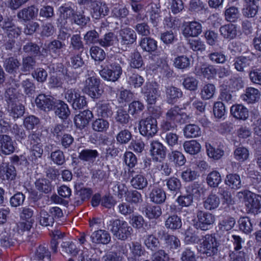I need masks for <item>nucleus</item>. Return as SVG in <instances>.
Returning a JSON list of instances; mask_svg holds the SVG:
<instances>
[{
    "instance_id": "1",
    "label": "nucleus",
    "mask_w": 261,
    "mask_h": 261,
    "mask_svg": "<svg viewBox=\"0 0 261 261\" xmlns=\"http://www.w3.org/2000/svg\"><path fill=\"white\" fill-rule=\"evenodd\" d=\"M109 229L114 237L122 241L130 237L133 231L127 222L119 219L111 220Z\"/></svg>"
},
{
    "instance_id": "2",
    "label": "nucleus",
    "mask_w": 261,
    "mask_h": 261,
    "mask_svg": "<svg viewBox=\"0 0 261 261\" xmlns=\"http://www.w3.org/2000/svg\"><path fill=\"white\" fill-rule=\"evenodd\" d=\"M13 91L9 88L6 91V97L9 99L8 110L14 119L18 118L21 117L24 113V106L15 100V96L12 94Z\"/></svg>"
},
{
    "instance_id": "3",
    "label": "nucleus",
    "mask_w": 261,
    "mask_h": 261,
    "mask_svg": "<svg viewBox=\"0 0 261 261\" xmlns=\"http://www.w3.org/2000/svg\"><path fill=\"white\" fill-rule=\"evenodd\" d=\"M218 243L214 236L207 234L202 238L200 243V250L203 254L211 256L218 252Z\"/></svg>"
},
{
    "instance_id": "4",
    "label": "nucleus",
    "mask_w": 261,
    "mask_h": 261,
    "mask_svg": "<svg viewBox=\"0 0 261 261\" xmlns=\"http://www.w3.org/2000/svg\"><path fill=\"white\" fill-rule=\"evenodd\" d=\"M122 73V69L120 65L117 63H113L103 67L99 71L100 76L104 80L115 82L117 81Z\"/></svg>"
},
{
    "instance_id": "5",
    "label": "nucleus",
    "mask_w": 261,
    "mask_h": 261,
    "mask_svg": "<svg viewBox=\"0 0 261 261\" xmlns=\"http://www.w3.org/2000/svg\"><path fill=\"white\" fill-rule=\"evenodd\" d=\"M245 204L248 211L252 213H261V196L250 191L244 192Z\"/></svg>"
},
{
    "instance_id": "6",
    "label": "nucleus",
    "mask_w": 261,
    "mask_h": 261,
    "mask_svg": "<svg viewBox=\"0 0 261 261\" xmlns=\"http://www.w3.org/2000/svg\"><path fill=\"white\" fill-rule=\"evenodd\" d=\"M139 131L141 135L147 137H153L158 132L156 119L149 117L140 121Z\"/></svg>"
},
{
    "instance_id": "7",
    "label": "nucleus",
    "mask_w": 261,
    "mask_h": 261,
    "mask_svg": "<svg viewBox=\"0 0 261 261\" xmlns=\"http://www.w3.org/2000/svg\"><path fill=\"white\" fill-rule=\"evenodd\" d=\"M60 13L58 19V26L61 28H67L69 23H73V18L75 12L70 6L65 5L59 9Z\"/></svg>"
},
{
    "instance_id": "8",
    "label": "nucleus",
    "mask_w": 261,
    "mask_h": 261,
    "mask_svg": "<svg viewBox=\"0 0 261 261\" xmlns=\"http://www.w3.org/2000/svg\"><path fill=\"white\" fill-rule=\"evenodd\" d=\"M99 80L94 76L87 78L84 84L83 91L92 98H98L101 95Z\"/></svg>"
},
{
    "instance_id": "9",
    "label": "nucleus",
    "mask_w": 261,
    "mask_h": 261,
    "mask_svg": "<svg viewBox=\"0 0 261 261\" xmlns=\"http://www.w3.org/2000/svg\"><path fill=\"white\" fill-rule=\"evenodd\" d=\"M197 218L196 226L202 230L209 229L215 221V216L213 214L202 211H197Z\"/></svg>"
},
{
    "instance_id": "10",
    "label": "nucleus",
    "mask_w": 261,
    "mask_h": 261,
    "mask_svg": "<svg viewBox=\"0 0 261 261\" xmlns=\"http://www.w3.org/2000/svg\"><path fill=\"white\" fill-rule=\"evenodd\" d=\"M129 177L130 179L132 186L136 189L142 190L147 187L148 181L146 178L141 174H139L135 169H130L128 172Z\"/></svg>"
},
{
    "instance_id": "11",
    "label": "nucleus",
    "mask_w": 261,
    "mask_h": 261,
    "mask_svg": "<svg viewBox=\"0 0 261 261\" xmlns=\"http://www.w3.org/2000/svg\"><path fill=\"white\" fill-rule=\"evenodd\" d=\"M158 85L156 83L146 82L142 88V93H143L146 101L149 105L154 104L158 96Z\"/></svg>"
},
{
    "instance_id": "12",
    "label": "nucleus",
    "mask_w": 261,
    "mask_h": 261,
    "mask_svg": "<svg viewBox=\"0 0 261 261\" xmlns=\"http://www.w3.org/2000/svg\"><path fill=\"white\" fill-rule=\"evenodd\" d=\"M201 32L202 25L197 21L186 22L183 26L182 34L186 38L197 37Z\"/></svg>"
},
{
    "instance_id": "13",
    "label": "nucleus",
    "mask_w": 261,
    "mask_h": 261,
    "mask_svg": "<svg viewBox=\"0 0 261 261\" xmlns=\"http://www.w3.org/2000/svg\"><path fill=\"white\" fill-rule=\"evenodd\" d=\"M37 107L44 111H49L53 109L55 105L54 98L48 95L40 94L35 99Z\"/></svg>"
},
{
    "instance_id": "14",
    "label": "nucleus",
    "mask_w": 261,
    "mask_h": 261,
    "mask_svg": "<svg viewBox=\"0 0 261 261\" xmlns=\"http://www.w3.org/2000/svg\"><path fill=\"white\" fill-rule=\"evenodd\" d=\"M129 248L130 252L127 257L128 261H147L140 258L145 253V250L140 243L133 242L129 244Z\"/></svg>"
},
{
    "instance_id": "15",
    "label": "nucleus",
    "mask_w": 261,
    "mask_h": 261,
    "mask_svg": "<svg viewBox=\"0 0 261 261\" xmlns=\"http://www.w3.org/2000/svg\"><path fill=\"white\" fill-rule=\"evenodd\" d=\"M120 43L122 45H130L137 39L135 32L130 28L121 29L119 32Z\"/></svg>"
},
{
    "instance_id": "16",
    "label": "nucleus",
    "mask_w": 261,
    "mask_h": 261,
    "mask_svg": "<svg viewBox=\"0 0 261 261\" xmlns=\"http://www.w3.org/2000/svg\"><path fill=\"white\" fill-rule=\"evenodd\" d=\"M146 13H148L150 20L153 26H156L161 20L160 18V6L159 4L151 2L145 7Z\"/></svg>"
},
{
    "instance_id": "17",
    "label": "nucleus",
    "mask_w": 261,
    "mask_h": 261,
    "mask_svg": "<svg viewBox=\"0 0 261 261\" xmlns=\"http://www.w3.org/2000/svg\"><path fill=\"white\" fill-rule=\"evenodd\" d=\"M253 60L250 57L240 56L233 60V66L239 72H245L253 65Z\"/></svg>"
},
{
    "instance_id": "18",
    "label": "nucleus",
    "mask_w": 261,
    "mask_h": 261,
    "mask_svg": "<svg viewBox=\"0 0 261 261\" xmlns=\"http://www.w3.org/2000/svg\"><path fill=\"white\" fill-rule=\"evenodd\" d=\"M93 116V114L90 110L81 111L79 114L76 115L74 118L75 125L77 128L82 129L89 124Z\"/></svg>"
},
{
    "instance_id": "19",
    "label": "nucleus",
    "mask_w": 261,
    "mask_h": 261,
    "mask_svg": "<svg viewBox=\"0 0 261 261\" xmlns=\"http://www.w3.org/2000/svg\"><path fill=\"white\" fill-rule=\"evenodd\" d=\"M15 150L14 143L7 135H0V151L5 154H10Z\"/></svg>"
},
{
    "instance_id": "20",
    "label": "nucleus",
    "mask_w": 261,
    "mask_h": 261,
    "mask_svg": "<svg viewBox=\"0 0 261 261\" xmlns=\"http://www.w3.org/2000/svg\"><path fill=\"white\" fill-rule=\"evenodd\" d=\"M66 46L64 42L56 39L47 44V49L53 57L57 58L61 56Z\"/></svg>"
},
{
    "instance_id": "21",
    "label": "nucleus",
    "mask_w": 261,
    "mask_h": 261,
    "mask_svg": "<svg viewBox=\"0 0 261 261\" xmlns=\"http://www.w3.org/2000/svg\"><path fill=\"white\" fill-rule=\"evenodd\" d=\"M92 17L95 19L104 17L109 12V9L107 4L100 1L96 2L92 5Z\"/></svg>"
},
{
    "instance_id": "22",
    "label": "nucleus",
    "mask_w": 261,
    "mask_h": 261,
    "mask_svg": "<svg viewBox=\"0 0 261 261\" xmlns=\"http://www.w3.org/2000/svg\"><path fill=\"white\" fill-rule=\"evenodd\" d=\"M165 93L168 103H172L176 102L182 95L181 90L172 85H168L165 87Z\"/></svg>"
},
{
    "instance_id": "23",
    "label": "nucleus",
    "mask_w": 261,
    "mask_h": 261,
    "mask_svg": "<svg viewBox=\"0 0 261 261\" xmlns=\"http://www.w3.org/2000/svg\"><path fill=\"white\" fill-rule=\"evenodd\" d=\"M90 239L92 242L95 244H107L111 241L109 232L102 229L94 231L91 234Z\"/></svg>"
},
{
    "instance_id": "24",
    "label": "nucleus",
    "mask_w": 261,
    "mask_h": 261,
    "mask_svg": "<svg viewBox=\"0 0 261 261\" xmlns=\"http://www.w3.org/2000/svg\"><path fill=\"white\" fill-rule=\"evenodd\" d=\"M260 93L259 90L253 87L246 88L244 94L241 95L243 100L248 103H254L260 98Z\"/></svg>"
},
{
    "instance_id": "25",
    "label": "nucleus",
    "mask_w": 261,
    "mask_h": 261,
    "mask_svg": "<svg viewBox=\"0 0 261 261\" xmlns=\"http://www.w3.org/2000/svg\"><path fill=\"white\" fill-rule=\"evenodd\" d=\"M231 114L236 119L245 120L249 116L248 110L244 106L241 104H236L230 108Z\"/></svg>"
},
{
    "instance_id": "26",
    "label": "nucleus",
    "mask_w": 261,
    "mask_h": 261,
    "mask_svg": "<svg viewBox=\"0 0 261 261\" xmlns=\"http://www.w3.org/2000/svg\"><path fill=\"white\" fill-rule=\"evenodd\" d=\"M166 147L160 142L153 141L151 143L150 152L153 158L158 159H164L166 154Z\"/></svg>"
},
{
    "instance_id": "27",
    "label": "nucleus",
    "mask_w": 261,
    "mask_h": 261,
    "mask_svg": "<svg viewBox=\"0 0 261 261\" xmlns=\"http://www.w3.org/2000/svg\"><path fill=\"white\" fill-rule=\"evenodd\" d=\"M20 66L21 63L14 57L6 58L4 61V67L6 71L10 74L17 73Z\"/></svg>"
},
{
    "instance_id": "28",
    "label": "nucleus",
    "mask_w": 261,
    "mask_h": 261,
    "mask_svg": "<svg viewBox=\"0 0 261 261\" xmlns=\"http://www.w3.org/2000/svg\"><path fill=\"white\" fill-rule=\"evenodd\" d=\"M0 174L4 179L14 180L16 173L15 167L12 165L3 163L0 167Z\"/></svg>"
},
{
    "instance_id": "29",
    "label": "nucleus",
    "mask_w": 261,
    "mask_h": 261,
    "mask_svg": "<svg viewBox=\"0 0 261 261\" xmlns=\"http://www.w3.org/2000/svg\"><path fill=\"white\" fill-rule=\"evenodd\" d=\"M38 12V9L34 6H32L23 8L19 11L17 16L19 19H22L24 21H28L37 16Z\"/></svg>"
},
{
    "instance_id": "30",
    "label": "nucleus",
    "mask_w": 261,
    "mask_h": 261,
    "mask_svg": "<svg viewBox=\"0 0 261 261\" xmlns=\"http://www.w3.org/2000/svg\"><path fill=\"white\" fill-rule=\"evenodd\" d=\"M96 108L98 116L101 118H108L112 115V108L110 104L106 101L98 102L96 103Z\"/></svg>"
},
{
    "instance_id": "31",
    "label": "nucleus",
    "mask_w": 261,
    "mask_h": 261,
    "mask_svg": "<svg viewBox=\"0 0 261 261\" xmlns=\"http://www.w3.org/2000/svg\"><path fill=\"white\" fill-rule=\"evenodd\" d=\"M219 32L224 38L230 40L234 38L237 34V27L232 23L221 26Z\"/></svg>"
},
{
    "instance_id": "32",
    "label": "nucleus",
    "mask_w": 261,
    "mask_h": 261,
    "mask_svg": "<svg viewBox=\"0 0 261 261\" xmlns=\"http://www.w3.org/2000/svg\"><path fill=\"white\" fill-rule=\"evenodd\" d=\"M149 198L152 202L161 204L165 202L166 199V194L162 189L155 187L151 190L149 194Z\"/></svg>"
},
{
    "instance_id": "33",
    "label": "nucleus",
    "mask_w": 261,
    "mask_h": 261,
    "mask_svg": "<svg viewBox=\"0 0 261 261\" xmlns=\"http://www.w3.org/2000/svg\"><path fill=\"white\" fill-rule=\"evenodd\" d=\"M220 203L219 197L213 193L210 194L203 201V207L207 210L212 211L217 208Z\"/></svg>"
},
{
    "instance_id": "34",
    "label": "nucleus",
    "mask_w": 261,
    "mask_h": 261,
    "mask_svg": "<svg viewBox=\"0 0 261 261\" xmlns=\"http://www.w3.org/2000/svg\"><path fill=\"white\" fill-rule=\"evenodd\" d=\"M224 182L225 184L231 189L238 190L242 186L240 176L236 173L227 174Z\"/></svg>"
},
{
    "instance_id": "35",
    "label": "nucleus",
    "mask_w": 261,
    "mask_h": 261,
    "mask_svg": "<svg viewBox=\"0 0 261 261\" xmlns=\"http://www.w3.org/2000/svg\"><path fill=\"white\" fill-rule=\"evenodd\" d=\"M35 185L36 189L39 192L45 194L50 192L53 188L50 180L45 178H41L37 179Z\"/></svg>"
},
{
    "instance_id": "36",
    "label": "nucleus",
    "mask_w": 261,
    "mask_h": 261,
    "mask_svg": "<svg viewBox=\"0 0 261 261\" xmlns=\"http://www.w3.org/2000/svg\"><path fill=\"white\" fill-rule=\"evenodd\" d=\"M183 131L184 136L187 138H196L200 136L201 134L200 128L194 124L186 125Z\"/></svg>"
},
{
    "instance_id": "37",
    "label": "nucleus",
    "mask_w": 261,
    "mask_h": 261,
    "mask_svg": "<svg viewBox=\"0 0 261 261\" xmlns=\"http://www.w3.org/2000/svg\"><path fill=\"white\" fill-rule=\"evenodd\" d=\"M98 155L96 150L85 149L79 153V158L84 162L93 163Z\"/></svg>"
},
{
    "instance_id": "38",
    "label": "nucleus",
    "mask_w": 261,
    "mask_h": 261,
    "mask_svg": "<svg viewBox=\"0 0 261 261\" xmlns=\"http://www.w3.org/2000/svg\"><path fill=\"white\" fill-rule=\"evenodd\" d=\"M117 41V36L114 33L109 32L99 39L98 43L103 47H107L114 45Z\"/></svg>"
},
{
    "instance_id": "39",
    "label": "nucleus",
    "mask_w": 261,
    "mask_h": 261,
    "mask_svg": "<svg viewBox=\"0 0 261 261\" xmlns=\"http://www.w3.org/2000/svg\"><path fill=\"white\" fill-rule=\"evenodd\" d=\"M140 45L142 49L147 52L154 51L157 48V42L150 37H144L140 42Z\"/></svg>"
},
{
    "instance_id": "40",
    "label": "nucleus",
    "mask_w": 261,
    "mask_h": 261,
    "mask_svg": "<svg viewBox=\"0 0 261 261\" xmlns=\"http://www.w3.org/2000/svg\"><path fill=\"white\" fill-rule=\"evenodd\" d=\"M183 147L186 152L192 155L197 154L201 149L200 144L195 140L185 141Z\"/></svg>"
},
{
    "instance_id": "41",
    "label": "nucleus",
    "mask_w": 261,
    "mask_h": 261,
    "mask_svg": "<svg viewBox=\"0 0 261 261\" xmlns=\"http://www.w3.org/2000/svg\"><path fill=\"white\" fill-rule=\"evenodd\" d=\"M143 243L147 249L152 251L157 250L160 245L158 239L153 234H148L145 236Z\"/></svg>"
},
{
    "instance_id": "42",
    "label": "nucleus",
    "mask_w": 261,
    "mask_h": 261,
    "mask_svg": "<svg viewBox=\"0 0 261 261\" xmlns=\"http://www.w3.org/2000/svg\"><path fill=\"white\" fill-rule=\"evenodd\" d=\"M38 219L39 223L43 226H52L54 223L53 218L44 209L40 211L38 215Z\"/></svg>"
},
{
    "instance_id": "43",
    "label": "nucleus",
    "mask_w": 261,
    "mask_h": 261,
    "mask_svg": "<svg viewBox=\"0 0 261 261\" xmlns=\"http://www.w3.org/2000/svg\"><path fill=\"white\" fill-rule=\"evenodd\" d=\"M165 225L167 228L172 230L179 229L182 225L181 219L176 215L170 216L165 221Z\"/></svg>"
},
{
    "instance_id": "44",
    "label": "nucleus",
    "mask_w": 261,
    "mask_h": 261,
    "mask_svg": "<svg viewBox=\"0 0 261 261\" xmlns=\"http://www.w3.org/2000/svg\"><path fill=\"white\" fill-rule=\"evenodd\" d=\"M206 179L207 185L213 188L218 187L222 181L220 173L216 170L209 173L207 175Z\"/></svg>"
},
{
    "instance_id": "45",
    "label": "nucleus",
    "mask_w": 261,
    "mask_h": 261,
    "mask_svg": "<svg viewBox=\"0 0 261 261\" xmlns=\"http://www.w3.org/2000/svg\"><path fill=\"white\" fill-rule=\"evenodd\" d=\"M166 246L171 251L177 250L181 246L180 240L174 235H166L165 239Z\"/></svg>"
},
{
    "instance_id": "46",
    "label": "nucleus",
    "mask_w": 261,
    "mask_h": 261,
    "mask_svg": "<svg viewBox=\"0 0 261 261\" xmlns=\"http://www.w3.org/2000/svg\"><path fill=\"white\" fill-rule=\"evenodd\" d=\"M174 66L179 69H186L190 67L191 59L185 55L176 57L173 61Z\"/></svg>"
},
{
    "instance_id": "47",
    "label": "nucleus",
    "mask_w": 261,
    "mask_h": 261,
    "mask_svg": "<svg viewBox=\"0 0 261 261\" xmlns=\"http://www.w3.org/2000/svg\"><path fill=\"white\" fill-rule=\"evenodd\" d=\"M55 113L59 118L65 119L69 116L70 111L66 103L62 101H60L56 106Z\"/></svg>"
},
{
    "instance_id": "48",
    "label": "nucleus",
    "mask_w": 261,
    "mask_h": 261,
    "mask_svg": "<svg viewBox=\"0 0 261 261\" xmlns=\"http://www.w3.org/2000/svg\"><path fill=\"white\" fill-rule=\"evenodd\" d=\"M216 92V87L214 84H207L201 89L200 95L202 99L208 100L212 98Z\"/></svg>"
},
{
    "instance_id": "49",
    "label": "nucleus",
    "mask_w": 261,
    "mask_h": 261,
    "mask_svg": "<svg viewBox=\"0 0 261 261\" xmlns=\"http://www.w3.org/2000/svg\"><path fill=\"white\" fill-rule=\"evenodd\" d=\"M169 160L173 162L176 166H181L186 161L183 154L178 151H173L168 154Z\"/></svg>"
},
{
    "instance_id": "50",
    "label": "nucleus",
    "mask_w": 261,
    "mask_h": 261,
    "mask_svg": "<svg viewBox=\"0 0 261 261\" xmlns=\"http://www.w3.org/2000/svg\"><path fill=\"white\" fill-rule=\"evenodd\" d=\"M236 224V220L233 218L228 217L220 221L218 224V229L222 232L227 231L231 230Z\"/></svg>"
},
{
    "instance_id": "51",
    "label": "nucleus",
    "mask_w": 261,
    "mask_h": 261,
    "mask_svg": "<svg viewBox=\"0 0 261 261\" xmlns=\"http://www.w3.org/2000/svg\"><path fill=\"white\" fill-rule=\"evenodd\" d=\"M36 62L35 59L31 56L23 57L22 60L21 70L22 72H30L34 69Z\"/></svg>"
},
{
    "instance_id": "52",
    "label": "nucleus",
    "mask_w": 261,
    "mask_h": 261,
    "mask_svg": "<svg viewBox=\"0 0 261 261\" xmlns=\"http://www.w3.org/2000/svg\"><path fill=\"white\" fill-rule=\"evenodd\" d=\"M109 122L103 118H98L92 123V128L94 130L98 132L106 131L109 127Z\"/></svg>"
},
{
    "instance_id": "53",
    "label": "nucleus",
    "mask_w": 261,
    "mask_h": 261,
    "mask_svg": "<svg viewBox=\"0 0 261 261\" xmlns=\"http://www.w3.org/2000/svg\"><path fill=\"white\" fill-rule=\"evenodd\" d=\"M233 155L236 160L242 162L248 159L249 155V152L246 147L240 146L234 150Z\"/></svg>"
},
{
    "instance_id": "54",
    "label": "nucleus",
    "mask_w": 261,
    "mask_h": 261,
    "mask_svg": "<svg viewBox=\"0 0 261 261\" xmlns=\"http://www.w3.org/2000/svg\"><path fill=\"white\" fill-rule=\"evenodd\" d=\"M90 53L91 58L96 61H102L106 58V53L101 48L97 46L91 47Z\"/></svg>"
},
{
    "instance_id": "55",
    "label": "nucleus",
    "mask_w": 261,
    "mask_h": 261,
    "mask_svg": "<svg viewBox=\"0 0 261 261\" xmlns=\"http://www.w3.org/2000/svg\"><path fill=\"white\" fill-rule=\"evenodd\" d=\"M197 257L194 249L186 248L180 254V261H197Z\"/></svg>"
},
{
    "instance_id": "56",
    "label": "nucleus",
    "mask_w": 261,
    "mask_h": 261,
    "mask_svg": "<svg viewBox=\"0 0 261 261\" xmlns=\"http://www.w3.org/2000/svg\"><path fill=\"white\" fill-rule=\"evenodd\" d=\"M146 216L150 219H157L162 214V210L159 206H148L145 211Z\"/></svg>"
},
{
    "instance_id": "57",
    "label": "nucleus",
    "mask_w": 261,
    "mask_h": 261,
    "mask_svg": "<svg viewBox=\"0 0 261 261\" xmlns=\"http://www.w3.org/2000/svg\"><path fill=\"white\" fill-rule=\"evenodd\" d=\"M179 111L180 109L178 107L174 106L168 110L165 115V118L175 123L178 122Z\"/></svg>"
},
{
    "instance_id": "58",
    "label": "nucleus",
    "mask_w": 261,
    "mask_h": 261,
    "mask_svg": "<svg viewBox=\"0 0 261 261\" xmlns=\"http://www.w3.org/2000/svg\"><path fill=\"white\" fill-rule=\"evenodd\" d=\"M35 257L41 260L43 259L44 257L50 258V253L49 251L47 246L45 245H39L36 249L35 251Z\"/></svg>"
},
{
    "instance_id": "59",
    "label": "nucleus",
    "mask_w": 261,
    "mask_h": 261,
    "mask_svg": "<svg viewBox=\"0 0 261 261\" xmlns=\"http://www.w3.org/2000/svg\"><path fill=\"white\" fill-rule=\"evenodd\" d=\"M240 13L238 9L235 7H231L225 11V19L230 22H235L239 17Z\"/></svg>"
},
{
    "instance_id": "60",
    "label": "nucleus",
    "mask_w": 261,
    "mask_h": 261,
    "mask_svg": "<svg viewBox=\"0 0 261 261\" xmlns=\"http://www.w3.org/2000/svg\"><path fill=\"white\" fill-rule=\"evenodd\" d=\"M208 156L214 160H219L224 155V151L219 148H214L211 144L206 145Z\"/></svg>"
},
{
    "instance_id": "61",
    "label": "nucleus",
    "mask_w": 261,
    "mask_h": 261,
    "mask_svg": "<svg viewBox=\"0 0 261 261\" xmlns=\"http://www.w3.org/2000/svg\"><path fill=\"white\" fill-rule=\"evenodd\" d=\"M130 117L125 110L123 109H119L116 114L115 120L122 125L127 124L129 121Z\"/></svg>"
},
{
    "instance_id": "62",
    "label": "nucleus",
    "mask_w": 261,
    "mask_h": 261,
    "mask_svg": "<svg viewBox=\"0 0 261 261\" xmlns=\"http://www.w3.org/2000/svg\"><path fill=\"white\" fill-rule=\"evenodd\" d=\"M240 229L245 233H249L253 229L250 220L248 217H242L240 218L239 221Z\"/></svg>"
},
{
    "instance_id": "63",
    "label": "nucleus",
    "mask_w": 261,
    "mask_h": 261,
    "mask_svg": "<svg viewBox=\"0 0 261 261\" xmlns=\"http://www.w3.org/2000/svg\"><path fill=\"white\" fill-rule=\"evenodd\" d=\"M132 138V135L129 130L126 129L121 130L116 136V140L121 144H125L128 143Z\"/></svg>"
},
{
    "instance_id": "64",
    "label": "nucleus",
    "mask_w": 261,
    "mask_h": 261,
    "mask_svg": "<svg viewBox=\"0 0 261 261\" xmlns=\"http://www.w3.org/2000/svg\"><path fill=\"white\" fill-rule=\"evenodd\" d=\"M208 58L213 63L223 64L226 61V56L222 51H215L208 55Z\"/></svg>"
}]
</instances>
